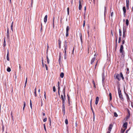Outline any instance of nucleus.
<instances>
[{"mask_svg":"<svg viewBox=\"0 0 133 133\" xmlns=\"http://www.w3.org/2000/svg\"><path fill=\"white\" fill-rule=\"evenodd\" d=\"M118 90L119 98L121 100L123 101L124 100V99L123 97V95L121 93V90L119 87L118 88Z\"/></svg>","mask_w":133,"mask_h":133,"instance_id":"obj_1","label":"nucleus"},{"mask_svg":"<svg viewBox=\"0 0 133 133\" xmlns=\"http://www.w3.org/2000/svg\"><path fill=\"white\" fill-rule=\"evenodd\" d=\"M61 97L62 100V105H65V95H64L63 96V95H61Z\"/></svg>","mask_w":133,"mask_h":133,"instance_id":"obj_2","label":"nucleus"},{"mask_svg":"<svg viewBox=\"0 0 133 133\" xmlns=\"http://www.w3.org/2000/svg\"><path fill=\"white\" fill-rule=\"evenodd\" d=\"M114 77L116 79H117L118 81H119L121 80L120 77L119 75L117 74H115L114 75Z\"/></svg>","mask_w":133,"mask_h":133,"instance_id":"obj_3","label":"nucleus"},{"mask_svg":"<svg viewBox=\"0 0 133 133\" xmlns=\"http://www.w3.org/2000/svg\"><path fill=\"white\" fill-rule=\"evenodd\" d=\"M9 29L8 28L7 29V38L8 41L10 42V35H9Z\"/></svg>","mask_w":133,"mask_h":133,"instance_id":"obj_4","label":"nucleus"},{"mask_svg":"<svg viewBox=\"0 0 133 133\" xmlns=\"http://www.w3.org/2000/svg\"><path fill=\"white\" fill-rule=\"evenodd\" d=\"M113 126V125L112 124H110L108 128V131L111 132L112 127Z\"/></svg>","mask_w":133,"mask_h":133,"instance_id":"obj_5","label":"nucleus"},{"mask_svg":"<svg viewBox=\"0 0 133 133\" xmlns=\"http://www.w3.org/2000/svg\"><path fill=\"white\" fill-rule=\"evenodd\" d=\"M62 110L63 111V115H64L65 114V105H62Z\"/></svg>","mask_w":133,"mask_h":133,"instance_id":"obj_6","label":"nucleus"},{"mask_svg":"<svg viewBox=\"0 0 133 133\" xmlns=\"http://www.w3.org/2000/svg\"><path fill=\"white\" fill-rule=\"evenodd\" d=\"M123 45H121V47L120 49V52H123V51H123Z\"/></svg>","mask_w":133,"mask_h":133,"instance_id":"obj_7","label":"nucleus"},{"mask_svg":"<svg viewBox=\"0 0 133 133\" xmlns=\"http://www.w3.org/2000/svg\"><path fill=\"white\" fill-rule=\"evenodd\" d=\"M79 10H81L82 8V3L81 2V0H79Z\"/></svg>","mask_w":133,"mask_h":133,"instance_id":"obj_8","label":"nucleus"},{"mask_svg":"<svg viewBox=\"0 0 133 133\" xmlns=\"http://www.w3.org/2000/svg\"><path fill=\"white\" fill-rule=\"evenodd\" d=\"M99 99V98L98 97H96V101L95 104L96 105H97L98 103Z\"/></svg>","mask_w":133,"mask_h":133,"instance_id":"obj_9","label":"nucleus"},{"mask_svg":"<svg viewBox=\"0 0 133 133\" xmlns=\"http://www.w3.org/2000/svg\"><path fill=\"white\" fill-rule=\"evenodd\" d=\"M128 125V123L127 122H125L123 124V126L124 127L125 129H126L127 128V126Z\"/></svg>","mask_w":133,"mask_h":133,"instance_id":"obj_10","label":"nucleus"},{"mask_svg":"<svg viewBox=\"0 0 133 133\" xmlns=\"http://www.w3.org/2000/svg\"><path fill=\"white\" fill-rule=\"evenodd\" d=\"M47 15H46L45 16V17L44 18V22L45 23H46L47 21Z\"/></svg>","mask_w":133,"mask_h":133,"instance_id":"obj_11","label":"nucleus"},{"mask_svg":"<svg viewBox=\"0 0 133 133\" xmlns=\"http://www.w3.org/2000/svg\"><path fill=\"white\" fill-rule=\"evenodd\" d=\"M121 53V57L122 58H123L125 56V53L124 51H123V52H120Z\"/></svg>","mask_w":133,"mask_h":133,"instance_id":"obj_12","label":"nucleus"},{"mask_svg":"<svg viewBox=\"0 0 133 133\" xmlns=\"http://www.w3.org/2000/svg\"><path fill=\"white\" fill-rule=\"evenodd\" d=\"M96 59V58L95 57H93L92 59L91 62V64H92V63L94 62Z\"/></svg>","mask_w":133,"mask_h":133,"instance_id":"obj_13","label":"nucleus"},{"mask_svg":"<svg viewBox=\"0 0 133 133\" xmlns=\"http://www.w3.org/2000/svg\"><path fill=\"white\" fill-rule=\"evenodd\" d=\"M58 43L59 44V49H60L61 48V41H60L59 39L58 40Z\"/></svg>","mask_w":133,"mask_h":133,"instance_id":"obj_14","label":"nucleus"},{"mask_svg":"<svg viewBox=\"0 0 133 133\" xmlns=\"http://www.w3.org/2000/svg\"><path fill=\"white\" fill-rule=\"evenodd\" d=\"M102 82L103 83H104V81L105 79V77L104 74H103L102 75Z\"/></svg>","mask_w":133,"mask_h":133,"instance_id":"obj_15","label":"nucleus"},{"mask_svg":"<svg viewBox=\"0 0 133 133\" xmlns=\"http://www.w3.org/2000/svg\"><path fill=\"white\" fill-rule=\"evenodd\" d=\"M79 35L80 39L81 42H82V34L81 33H79Z\"/></svg>","mask_w":133,"mask_h":133,"instance_id":"obj_16","label":"nucleus"},{"mask_svg":"<svg viewBox=\"0 0 133 133\" xmlns=\"http://www.w3.org/2000/svg\"><path fill=\"white\" fill-rule=\"evenodd\" d=\"M123 10L124 13H125L126 12V8L125 6H123Z\"/></svg>","mask_w":133,"mask_h":133,"instance_id":"obj_17","label":"nucleus"},{"mask_svg":"<svg viewBox=\"0 0 133 133\" xmlns=\"http://www.w3.org/2000/svg\"><path fill=\"white\" fill-rule=\"evenodd\" d=\"M64 76V74L63 72H62L60 73V76L62 78H63Z\"/></svg>","mask_w":133,"mask_h":133,"instance_id":"obj_18","label":"nucleus"},{"mask_svg":"<svg viewBox=\"0 0 133 133\" xmlns=\"http://www.w3.org/2000/svg\"><path fill=\"white\" fill-rule=\"evenodd\" d=\"M6 45V42L5 40V38H4V44L3 45V46L4 47H5Z\"/></svg>","mask_w":133,"mask_h":133,"instance_id":"obj_19","label":"nucleus"},{"mask_svg":"<svg viewBox=\"0 0 133 133\" xmlns=\"http://www.w3.org/2000/svg\"><path fill=\"white\" fill-rule=\"evenodd\" d=\"M64 42H65V44H64V46H67V47L68 42H66V41H65Z\"/></svg>","mask_w":133,"mask_h":133,"instance_id":"obj_20","label":"nucleus"},{"mask_svg":"<svg viewBox=\"0 0 133 133\" xmlns=\"http://www.w3.org/2000/svg\"><path fill=\"white\" fill-rule=\"evenodd\" d=\"M109 96L110 97V100L111 101L112 99L111 94V93H109Z\"/></svg>","mask_w":133,"mask_h":133,"instance_id":"obj_21","label":"nucleus"},{"mask_svg":"<svg viewBox=\"0 0 133 133\" xmlns=\"http://www.w3.org/2000/svg\"><path fill=\"white\" fill-rule=\"evenodd\" d=\"M126 32V29L124 27L123 28V33H125Z\"/></svg>","mask_w":133,"mask_h":133,"instance_id":"obj_22","label":"nucleus"},{"mask_svg":"<svg viewBox=\"0 0 133 133\" xmlns=\"http://www.w3.org/2000/svg\"><path fill=\"white\" fill-rule=\"evenodd\" d=\"M119 37H121L122 36V32L121 30V29H119Z\"/></svg>","mask_w":133,"mask_h":133,"instance_id":"obj_23","label":"nucleus"},{"mask_svg":"<svg viewBox=\"0 0 133 133\" xmlns=\"http://www.w3.org/2000/svg\"><path fill=\"white\" fill-rule=\"evenodd\" d=\"M125 22L127 26H128L129 25V21L128 19H126Z\"/></svg>","mask_w":133,"mask_h":133,"instance_id":"obj_24","label":"nucleus"},{"mask_svg":"<svg viewBox=\"0 0 133 133\" xmlns=\"http://www.w3.org/2000/svg\"><path fill=\"white\" fill-rule=\"evenodd\" d=\"M69 27L68 26H67L66 29V32H69Z\"/></svg>","mask_w":133,"mask_h":133,"instance_id":"obj_25","label":"nucleus"},{"mask_svg":"<svg viewBox=\"0 0 133 133\" xmlns=\"http://www.w3.org/2000/svg\"><path fill=\"white\" fill-rule=\"evenodd\" d=\"M11 71V69L10 68L8 67L7 69V71L8 72H10Z\"/></svg>","mask_w":133,"mask_h":133,"instance_id":"obj_26","label":"nucleus"},{"mask_svg":"<svg viewBox=\"0 0 133 133\" xmlns=\"http://www.w3.org/2000/svg\"><path fill=\"white\" fill-rule=\"evenodd\" d=\"M65 87H64V88L63 89V95H65Z\"/></svg>","mask_w":133,"mask_h":133,"instance_id":"obj_27","label":"nucleus"},{"mask_svg":"<svg viewBox=\"0 0 133 133\" xmlns=\"http://www.w3.org/2000/svg\"><path fill=\"white\" fill-rule=\"evenodd\" d=\"M125 129H122L121 130V133H124Z\"/></svg>","mask_w":133,"mask_h":133,"instance_id":"obj_28","label":"nucleus"},{"mask_svg":"<svg viewBox=\"0 0 133 133\" xmlns=\"http://www.w3.org/2000/svg\"><path fill=\"white\" fill-rule=\"evenodd\" d=\"M67 14L69 15V8L68 7L67 8Z\"/></svg>","mask_w":133,"mask_h":133,"instance_id":"obj_29","label":"nucleus"},{"mask_svg":"<svg viewBox=\"0 0 133 133\" xmlns=\"http://www.w3.org/2000/svg\"><path fill=\"white\" fill-rule=\"evenodd\" d=\"M114 116L115 117H117L118 116V115L117 113L116 112H114Z\"/></svg>","mask_w":133,"mask_h":133,"instance_id":"obj_30","label":"nucleus"},{"mask_svg":"<svg viewBox=\"0 0 133 133\" xmlns=\"http://www.w3.org/2000/svg\"><path fill=\"white\" fill-rule=\"evenodd\" d=\"M46 58L47 59V62L48 64H49V59L47 56H46Z\"/></svg>","mask_w":133,"mask_h":133,"instance_id":"obj_31","label":"nucleus"},{"mask_svg":"<svg viewBox=\"0 0 133 133\" xmlns=\"http://www.w3.org/2000/svg\"><path fill=\"white\" fill-rule=\"evenodd\" d=\"M65 123L66 124H68V121L67 119H66L65 120Z\"/></svg>","mask_w":133,"mask_h":133,"instance_id":"obj_32","label":"nucleus"},{"mask_svg":"<svg viewBox=\"0 0 133 133\" xmlns=\"http://www.w3.org/2000/svg\"><path fill=\"white\" fill-rule=\"evenodd\" d=\"M64 59L66 61H67V57H66V54H64Z\"/></svg>","mask_w":133,"mask_h":133,"instance_id":"obj_33","label":"nucleus"},{"mask_svg":"<svg viewBox=\"0 0 133 133\" xmlns=\"http://www.w3.org/2000/svg\"><path fill=\"white\" fill-rule=\"evenodd\" d=\"M125 33H123V37H122V38L123 39H124L125 38Z\"/></svg>","mask_w":133,"mask_h":133,"instance_id":"obj_34","label":"nucleus"},{"mask_svg":"<svg viewBox=\"0 0 133 133\" xmlns=\"http://www.w3.org/2000/svg\"><path fill=\"white\" fill-rule=\"evenodd\" d=\"M53 91L54 92H55L56 91V89H55V86L53 87Z\"/></svg>","mask_w":133,"mask_h":133,"instance_id":"obj_35","label":"nucleus"},{"mask_svg":"<svg viewBox=\"0 0 133 133\" xmlns=\"http://www.w3.org/2000/svg\"><path fill=\"white\" fill-rule=\"evenodd\" d=\"M121 40V37H119V40H118V43H119Z\"/></svg>","mask_w":133,"mask_h":133,"instance_id":"obj_36","label":"nucleus"},{"mask_svg":"<svg viewBox=\"0 0 133 133\" xmlns=\"http://www.w3.org/2000/svg\"><path fill=\"white\" fill-rule=\"evenodd\" d=\"M30 105L31 108L32 109V104L31 100H30Z\"/></svg>","mask_w":133,"mask_h":133,"instance_id":"obj_37","label":"nucleus"},{"mask_svg":"<svg viewBox=\"0 0 133 133\" xmlns=\"http://www.w3.org/2000/svg\"><path fill=\"white\" fill-rule=\"evenodd\" d=\"M27 78L26 77V78L25 81V85L24 87H25L26 86V84L27 82Z\"/></svg>","mask_w":133,"mask_h":133,"instance_id":"obj_38","label":"nucleus"},{"mask_svg":"<svg viewBox=\"0 0 133 133\" xmlns=\"http://www.w3.org/2000/svg\"><path fill=\"white\" fill-rule=\"evenodd\" d=\"M47 119V118L46 117L43 119V121L44 122H45L46 121Z\"/></svg>","mask_w":133,"mask_h":133,"instance_id":"obj_39","label":"nucleus"},{"mask_svg":"<svg viewBox=\"0 0 133 133\" xmlns=\"http://www.w3.org/2000/svg\"><path fill=\"white\" fill-rule=\"evenodd\" d=\"M120 77L122 78V77H123V75L122 72H121L120 73Z\"/></svg>","mask_w":133,"mask_h":133,"instance_id":"obj_40","label":"nucleus"},{"mask_svg":"<svg viewBox=\"0 0 133 133\" xmlns=\"http://www.w3.org/2000/svg\"><path fill=\"white\" fill-rule=\"evenodd\" d=\"M44 65H45V67L46 70H48V67L47 66V65L46 64H45Z\"/></svg>","mask_w":133,"mask_h":133,"instance_id":"obj_41","label":"nucleus"},{"mask_svg":"<svg viewBox=\"0 0 133 133\" xmlns=\"http://www.w3.org/2000/svg\"><path fill=\"white\" fill-rule=\"evenodd\" d=\"M125 43V40L124 39H123L122 40V44L123 45V44H124Z\"/></svg>","mask_w":133,"mask_h":133,"instance_id":"obj_42","label":"nucleus"},{"mask_svg":"<svg viewBox=\"0 0 133 133\" xmlns=\"http://www.w3.org/2000/svg\"><path fill=\"white\" fill-rule=\"evenodd\" d=\"M69 36V32H66V36L67 37Z\"/></svg>","mask_w":133,"mask_h":133,"instance_id":"obj_43","label":"nucleus"},{"mask_svg":"<svg viewBox=\"0 0 133 133\" xmlns=\"http://www.w3.org/2000/svg\"><path fill=\"white\" fill-rule=\"evenodd\" d=\"M44 129L45 130V131H46V126H45V124H44Z\"/></svg>","mask_w":133,"mask_h":133,"instance_id":"obj_44","label":"nucleus"},{"mask_svg":"<svg viewBox=\"0 0 133 133\" xmlns=\"http://www.w3.org/2000/svg\"><path fill=\"white\" fill-rule=\"evenodd\" d=\"M85 20H84L83 21V27H84L85 26Z\"/></svg>","mask_w":133,"mask_h":133,"instance_id":"obj_45","label":"nucleus"},{"mask_svg":"<svg viewBox=\"0 0 133 133\" xmlns=\"http://www.w3.org/2000/svg\"><path fill=\"white\" fill-rule=\"evenodd\" d=\"M106 7H105L104 8V15H105V12L106 11Z\"/></svg>","mask_w":133,"mask_h":133,"instance_id":"obj_46","label":"nucleus"},{"mask_svg":"<svg viewBox=\"0 0 133 133\" xmlns=\"http://www.w3.org/2000/svg\"><path fill=\"white\" fill-rule=\"evenodd\" d=\"M64 50H66L67 49V46H64Z\"/></svg>","mask_w":133,"mask_h":133,"instance_id":"obj_47","label":"nucleus"},{"mask_svg":"<svg viewBox=\"0 0 133 133\" xmlns=\"http://www.w3.org/2000/svg\"><path fill=\"white\" fill-rule=\"evenodd\" d=\"M58 62L59 64H60L61 62V59H60V58H59L58 59Z\"/></svg>","mask_w":133,"mask_h":133,"instance_id":"obj_48","label":"nucleus"},{"mask_svg":"<svg viewBox=\"0 0 133 133\" xmlns=\"http://www.w3.org/2000/svg\"><path fill=\"white\" fill-rule=\"evenodd\" d=\"M126 4H129V0H126Z\"/></svg>","mask_w":133,"mask_h":133,"instance_id":"obj_49","label":"nucleus"},{"mask_svg":"<svg viewBox=\"0 0 133 133\" xmlns=\"http://www.w3.org/2000/svg\"><path fill=\"white\" fill-rule=\"evenodd\" d=\"M126 96H127V99H128L129 98V96H128V94H126Z\"/></svg>","mask_w":133,"mask_h":133,"instance_id":"obj_50","label":"nucleus"},{"mask_svg":"<svg viewBox=\"0 0 133 133\" xmlns=\"http://www.w3.org/2000/svg\"><path fill=\"white\" fill-rule=\"evenodd\" d=\"M23 104H24L23 107H25V106H26V104H25V101L23 102Z\"/></svg>","mask_w":133,"mask_h":133,"instance_id":"obj_51","label":"nucleus"},{"mask_svg":"<svg viewBox=\"0 0 133 133\" xmlns=\"http://www.w3.org/2000/svg\"><path fill=\"white\" fill-rule=\"evenodd\" d=\"M6 59L8 61H9V56L6 57Z\"/></svg>","mask_w":133,"mask_h":133,"instance_id":"obj_52","label":"nucleus"},{"mask_svg":"<svg viewBox=\"0 0 133 133\" xmlns=\"http://www.w3.org/2000/svg\"><path fill=\"white\" fill-rule=\"evenodd\" d=\"M61 52H60L59 53V58H60V59H61Z\"/></svg>","mask_w":133,"mask_h":133,"instance_id":"obj_53","label":"nucleus"},{"mask_svg":"<svg viewBox=\"0 0 133 133\" xmlns=\"http://www.w3.org/2000/svg\"><path fill=\"white\" fill-rule=\"evenodd\" d=\"M8 56H9V51H8V52H7V55L6 57H8Z\"/></svg>","mask_w":133,"mask_h":133,"instance_id":"obj_54","label":"nucleus"},{"mask_svg":"<svg viewBox=\"0 0 133 133\" xmlns=\"http://www.w3.org/2000/svg\"><path fill=\"white\" fill-rule=\"evenodd\" d=\"M44 96L45 98L46 99V93H45V91H44Z\"/></svg>","mask_w":133,"mask_h":133,"instance_id":"obj_55","label":"nucleus"},{"mask_svg":"<svg viewBox=\"0 0 133 133\" xmlns=\"http://www.w3.org/2000/svg\"><path fill=\"white\" fill-rule=\"evenodd\" d=\"M13 22H12L11 23V28L13 27Z\"/></svg>","mask_w":133,"mask_h":133,"instance_id":"obj_56","label":"nucleus"},{"mask_svg":"<svg viewBox=\"0 0 133 133\" xmlns=\"http://www.w3.org/2000/svg\"><path fill=\"white\" fill-rule=\"evenodd\" d=\"M42 114L43 116H44L45 115V112H42Z\"/></svg>","mask_w":133,"mask_h":133,"instance_id":"obj_57","label":"nucleus"},{"mask_svg":"<svg viewBox=\"0 0 133 133\" xmlns=\"http://www.w3.org/2000/svg\"><path fill=\"white\" fill-rule=\"evenodd\" d=\"M67 96H68V101H69L70 100V97L68 95V94L67 95Z\"/></svg>","mask_w":133,"mask_h":133,"instance_id":"obj_58","label":"nucleus"},{"mask_svg":"<svg viewBox=\"0 0 133 133\" xmlns=\"http://www.w3.org/2000/svg\"><path fill=\"white\" fill-rule=\"evenodd\" d=\"M59 84H60L59 82H58V83H57L58 87H59Z\"/></svg>","mask_w":133,"mask_h":133,"instance_id":"obj_59","label":"nucleus"},{"mask_svg":"<svg viewBox=\"0 0 133 133\" xmlns=\"http://www.w3.org/2000/svg\"><path fill=\"white\" fill-rule=\"evenodd\" d=\"M34 94H35V97H36V96H37L36 93V91H35V92H34Z\"/></svg>","mask_w":133,"mask_h":133,"instance_id":"obj_60","label":"nucleus"},{"mask_svg":"<svg viewBox=\"0 0 133 133\" xmlns=\"http://www.w3.org/2000/svg\"><path fill=\"white\" fill-rule=\"evenodd\" d=\"M86 6H85L84 10V12H86Z\"/></svg>","mask_w":133,"mask_h":133,"instance_id":"obj_61","label":"nucleus"},{"mask_svg":"<svg viewBox=\"0 0 133 133\" xmlns=\"http://www.w3.org/2000/svg\"><path fill=\"white\" fill-rule=\"evenodd\" d=\"M66 50H64V54H66Z\"/></svg>","mask_w":133,"mask_h":133,"instance_id":"obj_62","label":"nucleus"},{"mask_svg":"<svg viewBox=\"0 0 133 133\" xmlns=\"http://www.w3.org/2000/svg\"><path fill=\"white\" fill-rule=\"evenodd\" d=\"M49 122H51V119L50 118V117L49 118Z\"/></svg>","mask_w":133,"mask_h":133,"instance_id":"obj_63","label":"nucleus"},{"mask_svg":"<svg viewBox=\"0 0 133 133\" xmlns=\"http://www.w3.org/2000/svg\"><path fill=\"white\" fill-rule=\"evenodd\" d=\"M113 12H112L111 14V17H112V16H113Z\"/></svg>","mask_w":133,"mask_h":133,"instance_id":"obj_64","label":"nucleus"}]
</instances>
